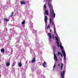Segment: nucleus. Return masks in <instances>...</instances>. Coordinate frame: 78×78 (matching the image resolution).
<instances>
[{
	"label": "nucleus",
	"mask_w": 78,
	"mask_h": 78,
	"mask_svg": "<svg viewBox=\"0 0 78 78\" xmlns=\"http://www.w3.org/2000/svg\"><path fill=\"white\" fill-rule=\"evenodd\" d=\"M50 32H51V29H50Z\"/></svg>",
	"instance_id": "31"
},
{
	"label": "nucleus",
	"mask_w": 78,
	"mask_h": 78,
	"mask_svg": "<svg viewBox=\"0 0 78 78\" xmlns=\"http://www.w3.org/2000/svg\"><path fill=\"white\" fill-rule=\"evenodd\" d=\"M58 56H59V55H61V53L59 51H58Z\"/></svg>",
	"instance_id": "23"
},
{
	"label": "nucleus",
	"mask_w": 78,
	"mask_h": 78,
	"mask_svg": "<svg viewBox=\"0 0 78 78\" xmlns=\"http://www.w3.org/2000/svg\"><path fill=\"white\" fill-rule=\"evenodd\" d=\"M53 36H54V35H53Z\"/></svg>",
	"instance_id": "36"
},
{
	"label": "nucleus",
	"mask_w": 78,
	"mask_h": 78,
	"mask_svg": "<svg viewBox=\"0 0 78 78\" xmlns=\"http://www.w3.org/2000/svg\"><path fill=\"white\" fill-rule=\"evenodd\" d=\"M64 71H63L62 73L61 72V75L62 78H64Z\"/></svg>",
	"instance_id": "8"
},
{
	"label": "nucleus",
	"mask_w": 78,
	"mask_h": 78,
	"mask_svg": "<svg viewBox=\"0 0 78 78\" xmlns=\"http://www.w3.org/2000/svg\"><path fill=\"white\" fill-rule=\"evenodd\" d=\"M4 20L5 22H8V19L5 18H4Z\"/></svg>",
	"instance_id": "18"
},
{
	"label": "nucleus",
	"mask_w": 78,
	"mask_h": 78,
	"mask_svg": "<svg viewBox=\"0 0 78 78\" xmlns=\"http://www.w3.org/2000/svg\"><path fill=\"white\" fill-rule=\"evenodd\" d=\"M18 65L19 66V67H22V64H21V63H18Z\"/></svg>",
	"instance_id": "21"
},
{
	"label": "nucleus",
	"mask_w": 78,
	"mask_h": 78,
	"mask_svg": "<svg viewBox=\"0 0 78 78\" xmlns=\"http://www.w3.org/2000/svg\"><path fill=\"white\" fill-rule=\"evenodd\" d=\"M55 38L57 41L56 42L57 44V47H59V41H58V39L56 37H55Z\"/></svg>",
	"instance_id": "7"
},
{
	"label": "nucleus",
	"mask_w": 78,
	"mask_h": 78,
	"mask_svg": "<svg viewBox=\"0 0 78 78\" xmlns=\"http://www.w3.org/2000/svg\"><path fill=\"white\" fill-rule=\"evenodd\" d=\"M44 20H45V23L46 24L47 23V20H48V17L47 16H44Z\"/></svg>",
	"instance_id": "5"
},
{
	"label": "nucleus",
	"mask_w": 78,
	"mask_h": 78,
	"mask_svg": "<svg viewBox=\"0 0 78 78\" xmlns=\"http://www.w3.org/2000/svg\"><path fill=\"white\" fill-rule=\"evenodd\" d=\"M60 55H61V57H62V56H63L62 55V54H60Z\"/></svg>",
	"instance_id": "30"
},
{
	"label": "nucleus",
	"mask_w": 78,
	"mask_h": 78,
	"mask_svg": "<svg viewBox=\"0 0 78 78\" xmlns=\"http://www.w3.org/2000/svg\"><path fill=\"white\" fill-rule=\"evenodd\" d=\"M46 4H44V9L45 10H46Z\"/></svg>",
	"instance_id": "20"
},
{
	"label": "nucleus",
	"mask_w": 78,
	"mask_h": 78,
	"mask_svg": "<svg viewBox=\"0 0 78 78\" xmlns=\"http://www.w3.org/2000/svg\"><path fill=\"white\" fill-rule=\"evenodd\" d=\"M15 64H16V63L15 62H13L12 65V67H13V66H15Z\"/></svg>",
	"instance_id": "22"
},
{
	"label": "nucleus",
	"mask_w": 78,
	"mask_h": 78,
	"mask_svg": "<svg viewBox=\"0 0 78 78\" xmlns=\"http://www.w3.org/2000/svg\"><path fill=\"white\" fill-rule=\"evenodd\" d=\"M61 68H63V63H62L61 64Z\"/></svg>",
	"instance_id": "25"
},
{
	"label": "nucleus",
	"mask_w": 78,
	"mask_h": 78,
	"mask_svg": "<svg viewBox=\"0 0 78 78\" xmlns=\"http://www.w3.org/2000/svg\"><path fill=\"white\" fill-rule=\"evenodd\" d=\"M14 15V12H12V13H11V15H10L9 17H12V16H13V15Z\"/></svg>",
	"instance_id": "14"
},
{
	"label": "nucleus",
	"mask_w": 78,
	"mask_h": 78,
	"mask_svg": "<svg viewBox=\"0 0 78 78\" xmlns=\"http://www.w3.org/2000/svg\"><path fill=\"white\" fill-rule=\"evenodd\" d=\"M53 48L54 50V51H55V48L54 47H53Z\"/></svg>",
	"instance_id": "29"
},
{
	"label": "nucleus",
	"mask_w": 78,
	"mask_h": 78,
	"mask_svg": "<svg viewBox=\"0 0 78 78\" xmlns=\"http://www.w3.org/2000/svg\"><path fill=\"white\" fill-rule=\"evenodd\" d=\"M49 2H50L51 1V0H49Z\"/></svg>",
	"instance_id": "34"
},
{
	"label": "nucleus",
	"mask_w": 78,
	"mask_h": 78,
	"mask_svg": "<svg viewBox=\"0 0 78 78\" xmlns=\"http://www.w3.org/2000/svg\"><path fill=\"white\" fill-rule=\"evenodd\" d=\"M64 57V60H65L66 59V55H63Z\"/></svg>",
	"instance_id": "24"
},
{
	"label": "nucleus",
	"mask_w": 78,
	"mask_h": 78,
	"mask_svg": "<svg viewBox=\"0 0 78 78\" xmlns=\"http://www.w3.org/2000/svg\"><path fill=\"white\" fill-rule=\"evenodd\" d=\"M6 65L7 66H9V65H10V63L9 62H7L6 63Z\"/></svg>",
	"instance_id": "13"
},
{
	"label": "nucleus",
	"mask_w": 78,
	"mask_h": 78,
	"mask_svg": "<svg viewBox=\"0 0 78 78\" xmlns=\"http://www.w3.org/2000/svg\"><path fill=\"white\" fill-rule=\"evenodd\" d=\"M55 66H56V65H54V66L53 67V68H55Z\"/></svg>",
	"instance_id": "28"
},
{
	"label": "nucleus",
	"mask_w": 78,
	"mask_h": 78,
	"mask_svg": "<svg viewBox=\"0 0 78 78\" xmlns=\"http://www.w3.org/2000/svg\"><path fill=\"white\" fill-rule=\"evenodd\" d=\"M23 22L21 23V24L24 25L25 24V20H23Z\"/></svg>",
	"instance_id": "15"
},
{
	"label": "nucleus",
	"mask_w": 78,
	"mask_h": 78,
	"mask_svg": "<svg viewBox=\"0 0 78 78\" xmlns=\"http://www.w3.org/2000/svg\"><path fill=\"white\" fill-rule=\"evenodd\" d=\"M36 62V58H34L31 62L32 63H34Z\"/></svg>",
	"instance_id": "10"
},
{
	"label": "nucleus",
	"mask_w": 78,
	"mask_h": 78,
	"mask_svg": "<svg viewBox=\"0 0 78 78\" xmlns=\"http://www.w3.org/2000/svg\"><path fill=\"white\" fill-rule=\"evenodd\" d=\"M51 10L50 12V16L51 17H53H53L55 18V13L54 12V10H53V9L51 8Z\"/></svg>",
	"instance_id": "1"
},
{
	"label": "nucleus",
	"mask_w": 78,
	"mask_h": 78,
	"mask_svg": "<svg viewBox=\"0 0 78 78\" xmlns=\"http://www.w3.org/2000/svg\"><path fill=\"white\" fill-rule=\"evenodd\" d=\"M1 51L2 53H4V51H5V49H2L1 50Z\"/></svg>",
	"instance_id": "17"
},
{
	"label": "nucleus",
	"mask_w": 78,
	"mask_h": 78,
	"mask_svg": "<svg viewBox=\"0 0 78 78\" xmlns=\"http://www.w3.org/2000/svg\"><path fill=\"white\" fill-rule=\"evenodd\" d=\"M60 48H61V50H63V48H62V45H61L60 44Z\"/></svg>",
	"instance_id": "19"
},
{
	"label": "nucleus",
	"mask_w": 78,
	"mask_h": 78,
	"mask_svg": "<svg viewBox=\"0 0 78 78\" xmlns=\"http://www.w3.org/2000/svg\"><path fill=\"white\" fill-rule=\"evenodd\" d=\"M54 34H56V30H55V28H54Z\"/></svg>",
	"instance_id": "27"
},
{
	"label": "nucleus",
	"mask_w": 78,
	"mask_h": 78,
	"mask_svg": "<svg viewBox=\"0 0 78 78\" xmlns=\"http://www.w3.org/2000/svg\"><path fill=\"white\" fill-rule=\"evenodd\" d=\"M50 28V26L48 25V26L46 28H47V29H48V28Z\"/></svg>",
	"instance_id": "26"
},
{
	"label": "nucleus",
	"mask_w": 78,
	"mask_h": 78,
	"mask_svg": "<svg viewBox=\"0 0 78 78\" xmlns=\"http://www.w3.org/2000/svg\"><path fill=\"white\" fill-rule=\"evenodd\" d=\"M48 37H49V38L50 39H51V34L50 33H48Z\"/></svg>",
	"instance_id": "9"
},
{
	"label": "nucleus",
	"mask_w": 78,
	"mask_h": 78,
	"mask_svg": "<svg viewBox=\"0 0 78 78\" xmlns=\"http://www.w3.org/2000/svg\"><path fill=\"white\" fill-rule=\"evenodd\" d=\"M43 66L44 67H47V63L45 61L43 63Z\"/></svg>",
	"instance_id": "6"
},
{
	"label": "nucleus",
	"mask_w": 78,
	"mask_h": 78,
	"mask_svg": "<svg viewBox=\"0 0 78 78\" xmlns=\"http://www.w3.org/2000/svg\"><path fill=\"white\" fill-rule=\"evenodd\" d=\"M46 0V1H48V0Z\"/></svg>",
	"instance_id": "35"
},
{
	"label": "nucleus",
	"mask_w": 78,
	"mask_h": 78,
	"mask_svg": "<svg viewBox=\"0 0 78 78\" xmlns=\"http://www.w3.org/2000/svg\"><path fill=\"white\" fill-rule=\"evenodd\" d=\"M20 3L21 5H25L26 4V3L23 1H22L20 2Z\"/></svg>",
	"instance_id": "11"
},
{
	"label": "nucleus",
	"mask_w": 78,
	"mask_h": 78,
	"mask_svg": "<svg viewBox=\"0 0 78 78\" xmlns=\"http://www.w3.org/2000/svg\"><path fill=\"white\" fill-rule=\"evenodd\" d=\"M62 53L63 54V55H66V52L64 51H63V50H62Z\"/></svg>",
	"instance_id": "16"
},
{
	"label": "nucleus",
	"mask_w": 78,
	"mask_h": 78,
	"mask_svg": "<svg viewBox=\"0 0 78 78\" xmlns=\"http://www.w3.org/2000/svg\"><path fill=\"white\" fill-rule=\"evenodd\" d=\"M63 68H61L62 70H63Z\"/></svg>",
	"instance_id": "33"
},
{
	"label": "nucleus",
	"mask_w": 78,
	"mask_h": 78,
	"mask_svg": "<svg viewBox=\"0 0 78 78\" xmlns=\"http://www.w3.org/2000/svg\"><path fill=\"white\" fill-rule=\"evenodd\" d=\"M52 23V24L53 25L54 28H55V23H54V21L53 20H52L51 18H50V23L51 24Z\"/></svg>",
	"instance_id": "2"
},
{
	"label": "nucleus",
	"mask_w": 78,
	"mask_h": 78,
	"mask_svg": "<svg viewBox=\"0 0 78 78\" xmlns=\"http://www.w3.org/2000/svg\"><path fill=\"white\" fill-rule=\"evenodd\" d=\"M45 14L46 15H47V16H48V11L47 10H45Z\"/></svg>",
	"instance_id": "12"
},
{
	"label": "nucleus",
	"mask_w": 78,
	"mask_h": 78,
	"mask_svg": "<svg viewBox=\"0 0 78 78\" xmlns=\"http://www.w3.org/2000/svg\"><path fill=\"white\" fill-rule=\"evenodd\" d=\"M59 65H60V64H58V66H59Z\"/></svg>",
	"instance_id": "32"
},
{
	"label": "nucleus",
	"mask_w": 78,
	"mask_h": 78,
	"mask_svg": "<svg viewBox=\"0 0 78 78\" xmlns=\"http://www.w3.org/2000/svg\"><path fill=\"white\" fill-rule=\"evenodd\" d=\"M48 4L49 8L51 9L53 8V5H52V4H51L50 3H49V1H48Z\"/></svg>",
	"instance_id": "3"
},
{
	"label": "nucleus",
	"mask_w": 78,
	"mask_h": 78,
	"mask_svg": "<svg viewBox=\"0 0 78 78\" xmlns=\"http://www.w3.org/2000/svg\"><path fill=\"white\" fill-rule=\"evenodd\" d=\"M54 58L55 60V61L56 62H57L58 61V58H57V57H56V54H54Z\"/></svg>",
	"instance_id": "4"
}]
</instances>
